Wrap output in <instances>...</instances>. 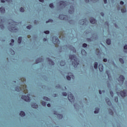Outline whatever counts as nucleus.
Instances as JSON below:
<instances>
[{
	"mask_svg": "<svg viewBox=\"0 0 127 127\" xmlns=\"http://www.w3.org/2000/svg\"><path fill=\"white\" fill-rule=\"evenodd\" d=\"M47 104V103L45 101L42 102V106H43L44 107H46V104Z\"/></svg>",
	"mask_w": 127,
	"mask_h": 127,
	"instance_id": "obj_39",
	"label": "nucleus"
},
{
	"mask_svg": "<svg viewBox=\"0 0 127 127\" xmlns=\"http://www.w3.org/2000/svg\"><path fill=\"white\" fill-rule=\"evenodd\" d=\"M121 11L123 13H125V12H127V9L122 8Z\"/></svg>",
	"mask_w": 127,
	"mask_h": 127,
	"instance_id": "obj_37",
	"label": "nucleus"
},
{
	"mask_svg": "<svg viewBox=\"0 0 127 127\" xmlns=\"http://www.w3.org/2000/svg\"><path fill=\"white\" fill-rule=\"evenodd\" d=\"M69 58L71 61L73 60V62H72V65L74 67V68H76L79 64V62H78V59H77L76 55H70L69 56Z\"/></svg>",
	"mask_w": 127,
	"mask_h": 127,
	"instance_id": "obj_1",
	"label": "nucleus"
},
{
	"mask_svg": "<svg viewBox=\"0 0 127 127\" xmlns=\"http://www.w3.org/2000/svg\"><path fill=\"white\" fill-rule=\"evenodd\" d=\"M74 107L75 108V109H76V110H79V105H78V104L75 103L74 104Z\"/></svg>",
	"mask_w": 127,
	"mask_h": 127,
	"instance_id": "obj_28",
	"label": "nucleus"
},
{
	"mask_svg": "<svg viewBox=\"0 0 127 127\" xmlns=\"http://www.w3.org/2000/svg\"><path fill=\"white\" fill-rule=\"evenodd\" d=\"M44 33H45V34H49L50 33V32L48 30L44 31Z\"/></svg>",
	"mask_w": 127,
	"mask_h": 127,
	"instance_id": "obj_45",
	"label": "nucleus"
},
{
	"mask_svg": "<svg viewBox=\"0 0 127 127\" xmlns=\"http://www.w3.org/2000/svg\"><path fill=\"white\" fill-rule=\"evenodd\" d=\"M0 28H1V29H4V26H3V24H2L1 22H0Z\"/></svg>",
	"mask_w": 127,
	"mask_h": 127,
	"instance_id": "obj_31",
	"label": "nucleus"
},
{
	"mask_svg": "<svg viewBox=\"0 0 127 127\" xmlns=\"http://www.w3.org/2000/svg\"><path fill=\"white\" fill-rule=\"evenodd\" d=\"M15 90L16 91V92H20V90L19 89V87L17 86L15 88Z\"/></svg>",
	"mask_w": 127,
	"mask_h": 127,
	"instance_id": "obj_36",
	"label": "nucleus"
},
{
	"mask_svg": "<svg viewBox=\"0 0 127 127\" xmlns=\"http://www.w3.org/2000/svg\"><path fill=\"white\" fill-rule=\"evenodd\" d=\"M94 69H98V63L97 62L94 63Z\"/></svg>",
	"mask_w": 127,
	"mask_h": 127,
	"instance_id": "obj_30",
	"label": "nucleus"
},
{
	"mask_svg": "<svg viewBox=\"0 0 127 127\" xmlns=\"http://www.w3.org/2000/svg\"><path fill=\"white\" fill-rule=\"evenodd\" d=\"M31 25H29L28 26H27V29H30L31 28Z\"/></svg>",
	"mask_w": 127,
	"mask_h": 127,
	"instance_id": "obj_52",
	"label": "nucleus"
},
{
	"mask_svg": "<svg viewBox=\"0 0 127 127\" xmlns=\"http://www.w3.org/2000/svg\"><path fill=\"white\" fill-rule=\"evenodd\" d=\"M105 24H107L108 26H109V22L108 21L106 22Z\"/></svg>",
	"mask_w": 127,
	"mask_h": 127,
	"instance_id": "obj_62",
	"label": "nucleus"
},
{
	"mask_svg": "<svg viewBox=\"0 0 127 127\" xmlns=\"http://www.w3.org/2000/svg\"><path fill=\"white\" fill-rule=\"evenodd\" d=\"M106 74L108 77L109 80H111L112 79V76H111V73H110V71L106 70Z\"/></svg>",
	"mask_w": 127,
	"mask_h": 127,
	"instance_id": "obj_18",
	"label": "nucleus"
},
{
	"mask_svg": "<svg viewBox=\"0 0 127 127\" xmlns=\"http://www.w3.org/2000/svg\"><path fill=\"white\" fill-rule=\"evenodd\" d=\"M105 101L108 106H112V102L110 101V99L106 98Z\"/></svg>",
	"mask_w": 127,
	"mask_h": 127,
	"instance_id": "obj_15",
	"label": "nucleus"
},
{
	"mask_svg": "<svg viewBox=\"0 0 127 127\" xmlns=\"http://www.w3.org/2000/svg\"><path fill=\"white\" fill-rule=\"evenodd\" d=\"M50 7H51V8H54V5H53V3H51L50 4Z\"/></svg>",
	"mask_w": 127,
	"mask_h": 127,
	"instance_id": "obj_40",
	"label": "nucleus"
},
{
	"mask_svg": "<svg viewBox=\"0 0 127 127\" xmlns=\"http://www.w3.org/2000/svg\"><path fill=\"white\" fill-rule=\"evenodd\" d=\"M12 21V24L9 23V24H10V25L8 26L7 28L8 30H9V31H10L11 32H17V31L18 30L17 29V28H15V26L16 25L15 23H16V22L13 21Z\"/></svg>",
	"mask_w": 127,
	"mask_h": 127,
	"instance_id": "obj_2",
	"label": "nucleus"
},
{
	"mask_svg": "<svg viewBox=\"0 0 127 127\" xmlns=\"http://www.w3.org/2000/svg\"><path fill=\"white\" fill-rule=\"evenodd\" d=\"M115 101L116 103H118V102H119V99L118 98V97H115Z\"/></svg>",
	"mask_w": 127,
	"mask_h": 127,
	"instance_id": "obj_41",
	"label": "nucleus"
},
{
	"mask_svg": "<svg viewBox=\"0 0 127 127\" xmlns=\"http://www.w3.org/2000/svg\"><path fill=\"white\" fill-rule=\"evenodd\" d=\"M44 61V59L43 58H39L36 59V63L38 64V63H40L41 62H43Z\"/></svg>",
	"mask_w": 127,
	"mask_h": 127,
	"instance_id": "obj_11",
	"label": "nucleus"
},
{
	"mask_svg": "<svg viewBox=\"0 0 127 127\" xmlns=\"http://www.w3.org/2000/svg\"><path fill=\"white\" fill-rule=\"evenodd\" d=\"M124 49L125 50H127V45H126L125 46H124Z\"/></svg>",
	"mask_w": 127,
	"mask_h": 127,
	"instance_id": "obj_51",
	"label": "nucleus"
},
{
	"mask_svg": "<svg viewBox=\"0 0 127 127\" xmlns=\"http://www.w3.org/2000/svg\"><path fill=\"white\" fill-rule=\"evenodd\" d=\"M99 69L100 72H103L104 71V65L102 64H100L99 65Z\"/></svg>",
	"mask_w": 127,
	"mask_h": 127,
	"instance_id": "obj_16",
	"label": "nucleus"
},
{
	"mask_svg": "<svg viewBox=\"0 0 127 127\" xmlns=\"http://www.w3.org/2000/svg\"><path fill=\"white\" fill-rule=\"evenodd\" d=\"M66 79H67V80H68V81H70V80H71V76H70L69 75H67Z\"/></svg>",
	"mask_w": 127,
	"mask_h": 127,
	"instance_id": "obj_42",
	"label": "nucleus"
},
{
	"mask_svg": "<svg viewBox=\"0 0 127 127\" xmlns=\"http://www.w3.org/2000/svg\"><path fill=\"white\" fill-rule=\"evenodd\" d=\"M43 100H44V101H50V99H49V98L46 97V96H44L43 97Z\"/></svg>",
	"mask_w": 127,
	"mask_h": 127,
	"instance_id": "obj_32",
	"label": "nucleus"
},
{
	"mask_svg": "<svg viewBox=\"0 0 127 127\" xmlns=\"http://www.w3.org/2000/svg\"><path fill=\"white\" fill-rule=\"evenodd\" d=\"M1 2H2V3H4V2H5V0H1Z\"/></svg>",
	"mask_w": 127,
	"mask_h": 127,
	"instance_id": "obj_59",
	"label": "nucleus"
},
{
	"mask_svg": "<svg viewBox=\"0 0 127 127\" xmlns=\"http://www.w3.org/2000/svg\"><path fill=\"white\" fill-rule=\"evenodd\" d=\"M87 46H88V45L86 43H84L82 44V47H83L84 48H86Z\"/></svg>",
	"mask_w": 127,
	"mask_h": 127,
	"instance_id": "obj_38",
	"label": "nucleus"
},
{
	"mask_svg": "<svg viewBox=\"0 0 127 127\" xmlns=\"http://www.w3.org/2000/svg\"><path fill=\"white\" fill-rule=\"evenodd\" d=\"M69 50H70L71 51H72L73 53H76L77 52V51H76V49L73 46H69Z\"/></svg>",
	"mask_w": 127,
	"mask_h": 127,
	"instance_id": "obj_14",
	"label": "nucleus"
},
{
	"mask_svg": "<svg viewBox=\"0 0 127 127\" xmlns=\"http://www.w3.org/2000/svg\"><path fill=\"white\" fill-rule=\"evenodd\" d=\"M69 23H70V24H74L75 21H74L73 20H70L68 21Z\"/></svg>",
	"mask_w": 127,
	"mask_h": 127,
	"instance_id": "obj_34",
	"label": "nucleus"
},
{
	"mask_svg": "<svg viewBox=\"0 0 127 127\" xmlns=\"http://www.w3.org/2000/svg\"><path fill=\"white\" fill-rule=\"evenodd\" d=\"M81 53L83 56H86L87 55V52L85 50H82Z\"/></svg>",
	"mask_w": 127,
	"mask_h": 127,
	"instance_id": "obj_21",
	"label": "nucleus"
},
{
	"mask_svg": "<svg viewBox=\"0 0 127 127\" xmlns=\"http://www.w3.org/2000/svg\"><path fill=\"white\" fill-rule=\"evenodd\" d=\"M119 94L123 98L126 97V96H127V90L125 89L124 90L121 91Z\"/></svg>",
	"mask_w": 127,
	"mask_h": 127,
	"instance_id": "obj_6",
	"label": "nucleus"
},
{
	"mask_svg": "<svg viewBox=\"0 0 127 127\" xmlns=\"http://www.w3.org/2000/svg\"><path fill=\"white\" fill-rule=\"evenodd\" d=\"M109 115H111V116H113L114 115V112H113V110L111 109H109L108 110Z\"/></svg>",
	"mask_w": 127,
	"mask_h": 127,
	"instance_id": "obj_29",
	"label": "nucleus"
},
{
	"mask_svg": "<svg viewBox=\"0 0 127 127\" xmlns=\"http://www.w3.org/2000/svg\"><path fill=\"white\" fill-rule=\"evenodd\" d=\"M85 23H86V21L84 19L80 20L79 21V24H80V25H84Z\"/></svg>",
	"mask_w": 127,
	"mask_h": 127,
	"instance_id": "obj_19",
	"label": "nucleus"
},
{
	"mask_svg": "<svg viewBox=\"0 0 127 127\" xmlns=\"http://www.w3.org/2000/svg\"><path fill=\"white\" fill-rule=\"evenodd\" d=\"M125 81V76H124V75H120L119 76V78L118 79V82H119V83H122V85H123V84H124V82Z\"/></svg>",
	"mask_w": 127,
	"mask_h": 127,
	"instance_id": "obj_9",
	"label": "nucleus"
},
{
	"mask_svg": "<svg viewBox=\"0 0 127 127\" xmlns=\"http://www.w3.org/2000/svg\"><path fill=\"white\" fill-rule=\"evenodd\" d=\"M104 3H107V0H104Z\"/></svg>",
	"mask_w": 127,
	"mask_h": 127,
	"instance_id": "obj_64",
	"label": "nucleus"
},
{
	"mask_svg": "<svg viewBox=\"0 0 127 127\" xmlns=\"http://www.w3.org/2000/svg\"><path fill=\"white\" fill-rule=\"evenodd\" d=\"M47 107H48L49 108H50V107H51V104H50V103H49L47 105Z\"/></svg>",
	"mask_w": 127,
	"mask_h": 127,
	"instance_id": "obj_57",
	"label": "nucleus"
},
{
	"mask_svg": "<svg viewBox=\"0 0 127 127\" xmlns=\"http://www.w3.org/2000/svg\"><path fill=\"white\" fill-rule=\"evenodd\" d=\"M99 112H100V108H96L94 111V114H99Z\"/></svg>",
	"mask_w": 127,
	"mask_h": 127,
	"instance_id": "obj_25",
	"label": "nucleus"
},
{
	"mask_svg": "<svg viewBox=\"0 0 127 127\" xmlns=\"http://www.w3.org/2000/svg\"><path fill=\"white\" fill-rule=\"evenodd\" d=\"M59 4L60 7L63 9L66 7V6L67 5V3L66 2V1H60L59 2Z\"/></svg>",
	"mask_w": 127,
	"mask_h": 127,
	"instance_id": "obj_5",
	"label": "nucleus"
},
{
	"mask_svg": "<svg viewBox=\"0 0 127 127\" xmlns=\"http://www.w3.org/2000/svg\"><path fill=\"white\" fill-rule=\"evenodd\" d=\"M10 46H13V43H10Z\"/></svg>",
	"mask_w": 127,
	"mask_h": 127,
	"instance_id": "obj_60",
	"label": "nucleus"
},
{
	"mask_svg": "<svg viewBox=\"0 0 127 127\" xmlns=\"http://www.w3.org/2000/svg\"><path fill=\"white\" fill-rule=\"evenodd\" d=\"M106 43H107V44H108V45H111V39H107L106 40Z\"/></svg>",
	"mask_w": 127,
	"mask_h": 127,
	"instance_id": "obj_27",
	"label": "nucleus"
},
{
	"mask_svg": "<svg viewBox=\"0 0 127 127\" xmlns=\"http://www.w3.org/2000/svg\"><path fill=\"white\" fill-rule=\"evenodd\" d=\"M20 116L22 117V118H23V117L25 116V113L23 111H21L20 113Z\"/></svg>",
	"mask_w": 127,
	"mask_h": 127,
	"instance_id": "obj_23",
	"label": "nucleus"
},
{
	"mask_svg": "<svg viewBox=\"0 0 127 127\" xmlns=\"http://www.w3.org/2000/svg\"><path fill=\"white\" fill-rule=\"evenodd\" d=\"M10 52H11V54L12 55H14L15 54V52H14L12 49H10Z\"/></svg>",
	"mask_w": 127,
	"mask_h": 127,
	"instance_id": "obj_33",
	"label": "nucleus"
},
{
	"mask_svg": "<svg viewBox=\"0 0 127 127\" xmlns=\"http://www.w3.org/2000/svg\"><path fill=\"white\" fill-rule=\"evenodd\" d=\"M68 99L71 103H73L75 101V97L71 92L68 93Z\"/></svg>",
	"mask_w": 127,
	"mask_h": 127,
	"instance_id": "obj_3",
	"label": "nucleus"
},
{
	"mask_svg": "<svg viewBox=\"0 0 127 127\" xmlns=\"http://www.w3.org/2000/svg\"><path fill=\"white\" fill-rule=\"evenodd\" d=\"M43 41H47V38H43Z\"/></svg>",
	"mask_w": 127,
	"mask_h": 127,
	"instance_id": "obj_58",
	"label": "nucleus"
},
{
	"mask_svg": "<svg viewBox=\"0 0 127 127\" xmlns=\"http://www.w3.org/2000/svg\"><path fill=\"white\" fill-rule=\"evenodd\" d=\"M59 18L62 20H68V16L67 15L60 14L59 16Z\"/></svg>",
	"mask_w": 127,
	"mask_h": 127,
	"instance_id": "obj_8",
	"label": "nucleus"
},
{
	"mask_svg": "<svg viewBox=\"0 0 127 127\" xmlns=\"http://www.w3.org/2000/svg\"><path fill=\"white\" fill-rule=\"evenodd\" d=\"M100 95H102V91L101 90H99Z\"/></svg>",
	"mask_w": 127,
	"mask_h": 127,
	"instance_id": "obj_63",
	"label": "nucleus"
},
{
	"mask_svg": "<svg viewBox=\"0 0 127 127\" xmlns=\"http://www.w3.org/2000/svg\"><path fill=\"white\" fill-rule=\"evenodd\" d=\"M74 11L75 8H74V6L71 5L69 7V9H68V12L70 13V14H72V13H74Z\"/></svg>",
	"mask_w": 127,
	"mask_h": 127,
	"instance_id": "obj_10",
	"label": "nucleus"
},
{
	"mask_svg": "<svg viewBox=\"0 0 127 127\" xmlns=\"http://www.w3.org/2000/svg\"><path fill=\"white\" fill-rule=\"evenodd\" d=\"M90 22L92 24H95V23H96V22H97V20H96V19L95 18H91L90 19Z\"/></svg>",
	"mask_w": 127,
	"mask_h": 127,
	"instance_id": "obj_20",
	"label": "nucleus"
},
{
	"mask_svg": "<svg viewBox=\"0 0 127 127\" xmlns=\"http://www.w3.org/2000/svg\"><path fill=\"white\" fill-rule=\"evenodd\" d=\"M110 93L111 97L113 98L114 97V92H113V91H111Z\"/></svg>",
	"mask_w": 127,
	"mask_h": 127,
	"instance_id": "obj_46",
	"label": "nucleus"
},
{
	"mask_svg": "<svg viewBox=\"0 0 127 127\" xmlns=\"http://www.w3.org/2000/svg\"><path fill=\"white\" fill-rule=\"evenodd\" d=\"M87 41H88V42H91L92 41V39L91 38H87Z\"/></svg>",
	"mask_w": 127,
	"mask_h": 127,
	"instance_id": "obj_50",
	"label": "nucleus"
},
{
	"mask_svg": "<svg viewBox=\"0 0 127 127\" xmlns=\"http://www.w3.org/2000/svg\"><path fill=\"white\" fill-rule=\"evenodd\" d=\"M91 1H95V0H90ZM85 2L88 3L89 1H90V0H85Z\"/></svg>",
	"mask_w": 127,
	"mask_h": 127,
	"instance_id": "obj_48",
	"label": "nucleus"
},
{
	"mask_svg": "<svg viewBox=\"0 0 127 127\" xmlns=\"http://www.w3.org/2000/svg\"><path fill=\"white\" fill-rule=\"evenodd\" d=\"M21 41H22V37H19L18 38V43H19V44H20V43H21Z\"/></svg>",
	"mask_w": 127,
	"mask_h": 127,
	"instance_id": "obj_26",
	"label": "nucleus"
},
{
	"mask_svg": "<svg viewBox=\"0 0 127 127\" xmlns=\"http://www.w3.org/2000/svg\"><path fill=\"white\" fill-rule=\"evenodd\" d=\"M53 96L55 98H56V97H57V94H54Z\"/></svg>",
	"mask_w": 127,
	"mask_h": 127,
	"instance_id": "obj_61",
	"label": "nucleus"
},
{
	"mask_svg": "<svg viewBox=\"0 0 127 127\" xmlns=\"http://www.w3.org/2000/svg\"><path fill=\"white\" fill-rule=\"evenodd\" d=\"M21 99L22 100H24V101H25V102H30V97L28 95L25 96V95H22L21 96Z\"/></svg>",
	"mask_w": 127,
	"mask_h": 127,
	"instance_id": "obj_7",
	"label": "nucleus"
},
{
	"mask_svg": "<svg viewBox=\"0 0 127 127\" xmlns=\"http://www.w3.org/2000/svg\"><path fill=\"white\" fill-rule=\"evenodd\" d=\"M60 64L61 66H65L66 63L65 61H61Z\"/></svg>",
	"mask_w": 127,
	"mask_h": 127,
	"instance_id": "obj_24",
	"label": "nucleus"
},
{
	"mask_svg": "<svg viewBox=\"0 0 127 127\" xmlns=\"http://www.w3.org/2000/svg\"><path fill=\"white\" fill-rule=\"evenodd\" d=\"M100 14H101V15H102L103 17L105 16V14H104V12H101L100 13Z\"/></svg>",
	"mask_w": 127,
	"mask_h": 127,
	"instance_id": "obj_54",
	"label": "nucleus"
},
{
	"mask_svg": "<svg viewBox=\"0 0 127 127\" xmlns=\"http://www.w3.org/2000/svg\"><path fill=\"white\" fill-rule=\"evenodd\" d=\"M52 42L54 44H59L60 43V41H59V39L57 36H53L52 37Z\"/></svg>",
	"mask_w": 127,
	"mask_h": 127,
	"instance_id": "obj_4",
	"label": "nucleus"
},
{
	"mask_svg": "<svg viewBox=\"0 0 127 127\" xmlns=\"http://www.w3.org/2000/svg\"><path fill=\"white\" fill-rule=\"evenodd\" d=\"M53 20L52 19H49L48 21H46V23H48V22H52Z\"/></svg>",
	"mask_w": 127,
	"mask_h": 127,
	"instance_id": "obj_44",
	"label": "nucleus"
},
{
	"mask_svg": "<svg viewBox=\"0 0 127 127\" xmlns=\"http://www.w3.org/2000/svg\"><path fill=\"white\" fill-rule=\"evenodd\" d=\"M11 43H14V40L13 39H11Z\"/></svg>",
	"mask_w": 127,
	"mask_h": 127,
	"instance_id": "obj_56",
	"label": "nucleus"
},
{
	"mask_svg": "<svg viewBox=\"0 0 127 127\" xmlns=\"http://www.w3.org/2000/svg\"><path fill=\"white\" fill-rule=\"evenodd\" d=\"M119 61L120 62H121L122 64H124V63H125V61H124V59H123L122 58H120L119 59Z\"/></svg>",
	"mask_w": 127,
	"mask_h": 127,
	"instance_id": "obj_35",
	"label": "nucleus"
},
{
	"mask_svg": "<svg viewBox=\"0 0 127 127\" xmlns=\"http://www.w3.org/2000/svg\"><path fill=\"white\" fill-rule=\"evenodd\" d=\"M20 11H21V12H24V8H23V7H21L20 8Z\"/></svg>",
	"mask_w": 127,
	"mask_h": 127,
	"instance_id": "obj_47",
	"label": "nucleus"
},
{
	"mask_svg": "<svg viewBox=\"0 0 127 127\" xmlns=\"http://www.w3.org/2000/svg\"><path fill=\"white\" fill-rule=\"evenodd\" d=\"M54 115H56L57 116H58V119H59V120H61L62 119H63V115L62 114H57V112L56 111H54Z\"/></svg>",
	"mask_w": 127,
	"mask_h": 127,
	"instance_id": "obj_13",
	"label": "nucleus"
},
{
	"mask_svg": "<svg viewBox=\"0 0 127 127\" xmlns=\"http://www.w3.org/2000/svg\"><path fill=\"white\" fill-rule=\"evenodd\" d=\"M0 11L1 13H4V12H5V9L3 7H1L0 8Z\"/></svg>",
	"mask_w": 127,
	"mask_h": 127,
	"instance_id": "obj_22",
	"label": "nucleus"
},
{
	"mask_svg": "<svg viewBox=\"0 0 127 127\" xmlns=\"http://www.w3.org/2000/svg\"><path fill=\"white\" fill-rule=\"evenodd\" d=\"M63 96H64V97L67 96V93L66 92H63Z\"/></svg>",
	"mask_w": 127,
	"mask_h": 127,
	"instance_id": "obj_49",
	"label": "nucleus"
},
{
	"mask_svg": "<svg viewBox=\"0 0 127 127\" xmlns=\"http://www.w3.org/2000/svg\"><path fill=\"white\" fill-rule=\"evenodd\" d=\"M56 89H61V86H60V85L58 84L56 86Z\"/></svg>",
	"mask_w": 127,
	"mask_h": 127,
	"instance_id": "obj_43",
	"label": "nucleus"
},
{
	"mask_svg": "<svg viewBox=\"0 0 127 127\" xmlns=\"http://www.w3.org/2000/svg\"><path fill=\"white\" fill-rule=\"evenodd\" d=\"M31 107L34 109H37V108H38V105H37V104H36V103H33L31 104Z\"/></svg>",
	"mask_w": 127,
	"mask_h": 127,
	"instance_id": "obj_17",
	"label": "nucleus"
},
{
	"mask_svg": "<svg viewBox=\"0 0 127 127\" xmlns=\"http://www.w3.org/2000/svg\"><path fill=\"white\" fill-rule=\"evenodd\" d=\"M108 62V59L105 58L103 59V62Z\"/></svg>",
	"mask_w": 127,
	"mask_h": 127,
	"instance_id": "obj_55",
	"label": "nucleus"
},
{
	"mask_svg": "<svg viewBox=\"0 0 127 127\" xmlns=\"http://www.w3.org/2000/svg\"><path fill=\"white\" fill-rule=\"evenodd\" d=\"M47 60L48 61L49 64H50V65H53L55 64V63H54V62H53L52 60H51L49 58H47Z\"/></svg>",
	"mask_w": 127,
	"mask_h": 127,
	"instance_id": "obj_12",
	"label": "nucleus"
},
{
	"mask_svg": "<svg viewBox=\"0 0 127 127\" xmlns=\"http://www.w3.org/2000/svg\"><path fill=\"white\" fill-rule=\"evenodd\" d=\"M125 3V2L123 1H120V4L121 5H123V4Z\"/></svg>",
	"mask_w": 127,
	"mask_h": 127,
	"instance_id": "obj_53",
	"label": "nucleus"
}]
</instances>
